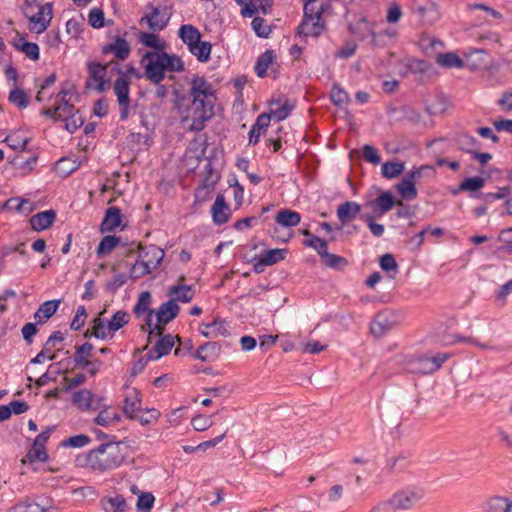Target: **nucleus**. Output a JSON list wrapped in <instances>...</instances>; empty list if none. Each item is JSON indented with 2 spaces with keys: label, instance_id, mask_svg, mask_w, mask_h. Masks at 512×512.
Listing matches in <instances>:
<instances>
[{
  "label": "nucleus",
  "instance_id": "nucleus-1",
  "mask_svg": "<svg viewBox=\"0 0 512 512\" xmlns=\"http://www.w3.org/2000/svg\"><path fill=\"white\" fill-rule=\"evenodd\" d=\"M124 443H101L98 447L75 457V466L96 473H107L119 468L126 458Z\"/></svg>",
  "mask_w": 512,
  "mask_h": 512
},
{
  "label": "nucleus",
  "instance_id": "nucleus-2",
  "mask_svg": "<svg viewBox=\"0 0 512 512\" xmlns=\"http://www.w3.org/2000/svg\"><path fill=\"white\" fill-rule=\"evenodd\" d=\"M213 115L214 102L206 99L192 98L191 103L181 110L182 123L186 124L191 132L202 131Z\"/></svg>",
  "mask_w": 512,
  "mask_h": 512
},
{
  "label": "nucleus",
  "instance_id": "nucleus-3",
  "mask_svg": "<svg viewBox=\"0 0 512 512\" xmlns=\"http://www.w3.org/2000/svg\"><path fill=\"white\" fill-rule=\"evenodd\" d=\"M144 66V76L153 84L162 82L165 78V68L162 51H147L141 60Z\"/></svg>",
  "mask_w": 512,
  "mask_h": 512
},
{
  "label": "nucleus",
  "instance_id": "nucleus-4",
  "mask_svg": "<svg viewBox=\"0 0 512 512\" xmlns=\"http://www.w3.org/2000/svg\"><path fill=\"white\" fill-rule=\"evenodd\" d=\"M450 357L448 353H437L433 356L420 355L410 361V371L419 374H431L441 368Z\"/></svg>",
  "mask_w": 512,
  "mask_h": 512
},
{
  "label": "nucleus",
  "instance_id": "nucleus-5",
  "mask_svg": "<svg viewBox=\"0 0 512 512\" xmlns=\"http://www.w3.org/2000/svg\"><path fill=\"white\" fill-rule=\"evenodd\" d=\"M424 490L419 487H408L393 494L389 499L393 510H408L413 508L423 497Z\"/></svg>",
  "mask_w": 512,
  "mask_h": 512
},
{
  "label": "nucleus",
  "instance_id": "nucleus-6",
  "mask_svg": "<svg viewBox=\"0 0 512 512\" xmlns=\"http://www.w3.org/2000/svg\"><path fill=\"white\" fill-rule=\"evenodd\" d=\"M400 323L399 315L389 309L378 312L371 323V333L381 337Z\"/></svg>",
  "mask_w": 512,
  "mask_h": 512
},
{
  "label": "nucleus",
  "instance_id": "nucleus-7",
  "mask_svg": "<svg viewBox=\"0 0 512 512\" xmlns=\"http://www.w3.org/2000/svg\"><path fill=\"white\" fill-rule=\"evenodd\" d=\"M107 64H102L96 61L87 62L88 80L86 86L91 85V81L96 83L95 90L98 93H103L110 84V80H106Z\"/></svg>",
  "mask_w": 512,
  "mask_h": 512
},
{
  "label": "nucleus",
  "instance_id": "nucleus-8",
  "mask_svg": "<svg viewBox=\"0 0 512 512\" xmlns=\"http://www.w3.org/2000/svg\"><path fill=\"white\" fill-rule=\"evenodd\" d=\"M53 17V5L52 3H46L39 7V11L36 14L29 16V30L36 34H41L50 25Z\"/></svg>",
  "mask_w": 512,
  "mask_h": 512
},
{
  "label": "nucleus",
  "instance_id": "nucleus-9",
  "mask_svg": "<svg viewBox=\"0 0 512 512\" xmlns=\"http://www.w3.org/2000/svg\"><path fill=\"white\" fill-rule=\"evenodd\" d=\"M185 280V276L180 275L177 279V284L168 288L167 295L174 303H189L195 296L196 291L194 285H186L184 283Z\"/></svg>",
  "mask_w": 512,
  "mask_h": 512
},
{
  "label": "nucleus",
  "instance_id": "nucleus-10",
  "mask_svg": "<svg viewBox=\"0 0 512 512\" xmlns=\"http://www.w3.org/2000/svg\"><path fill=\"white\" fill-rule=\"evenodd\" d=\"M395 205L403 206L402 200H396L390 191H384L375 199L368 202L377 217L390 211Z\"/></svg>",
  "mask_w": 512,
  "mask_h": 512
},
{
  "label": "nucleus",
  "instance_id": "nucleus-11",
  "mask_svg": "<svg viewBox=\"0 0 512 512\" xmlns=\"http://www.w3.org/2000/svg\"><path fill=\"white\" fill-rule=\"evenodd\" d=\"M190 96L193 99H206L215 101L214 90L212 85L202 76H194L191 79Z\"/></svg>",
  "mask_w": 512,
  "mask_h": 512
},
{
  "label": "nucleus",
  "instance_id": "nucleus-12",
  "mask_svg": "<svg viewBox=\"0 0 512 512\" xmlns=\"http://www.w3.org/2000/svg\"><path fill=\"white\" fill-rule=\"evenodd\" d=\"M175 340H177L180 343V345L182 344L181 338L179 336L174 337L171 334L161 336L157 340L153 348L149 350L148 359L155 361L169 354L171 349L175 345Z\"/></svg>",
  "mask_w": 512,
  "mask_h": 512
},
{
  "label": "nucleus",
  "instance_id": "nucleus-13",
  "mask_svg": "<svg viewBox=\"0 0 512 512\" xmlns=\"http://www.w3.org/2000/svg\"><path fill=\"white\" fill-rule=\"evenodd\" d=\"M101 51L104 55L113 54L118 60L124 61L129 57L131 47L125 38L116 35L113 42L105 44Z\"/></svg>",
  "mask_w": 512,
  "mask_h": 512
},
{
  "label": "nucleus",
  "instance_id": "nucleus-14",
  "mask_svg": "<svg viewBox=\"0 0 512 512\" xmlns=\"http://www.w3.org/2000/svg\"><path fill=\"white\" fill-rule=\"evenodd\" d=\"M147 9L150 10V13L142 17L141 22L146 21L151 30H163L169 21L167 13L165 11H161L158 7H154L152 4H148Z\"/></svg>",
  "mask_w": 512,
  "mask_h": 512
},
{
  "label": "nucleus",
  "instance_id": "nucleus-15",
  "mask_svg": "<svg viewBox=\"0 0 512 512\" xmlns=\"http://www.w3.org/2000/svg\"><path fill=\"white\" fill-rule=\"evenodd\" d=\"M199 332L206 338L227 337L230 333L227 329V322L224 319L216 318L210 323H202Z\"/></svg>",
  "mask_w": 512,
  "mask_h": 512
},
{
  "label": "nucleus",
  "instance_id": "nucleus-16",
  "mask_svg": "<svg viewBox=\"0 0 512 512\" xmlns=\"http://www.w3.org/2000/svg\"><path fill=\"white\" fill-rule=\"evenodd\" d=\"M137 248L139 250V258H142L153 269H156L164 258V250L155 245L143 247L139 244Z\"/></svg>",
  "mask_w": 512,
  "mask_h": 512
},
{
  "label": "nucleus",
  "instance_id": "nucleus-17",
  "mask_svg": "<svg viewBox=\"0 0 512 512\" xmlns=\"http://www.w3.org/2000/svg\"><path fill=\"white\" fill-rule=\"evenodd\" d=\"M483 512H512V500L499 495L488 497L482 504Z\"/></svg>",
  "mask_w": 512,
  "mask_h": 512
},
{
  "label": "nucleus",
  "instance_id": "nucleus-18",
  "mask_svg": "<svg viewBox=\"0 0 512 512\" xmlns=\"http://www.w3.org/2000/svg\"><path fill=\"white\" fill-rule=\"evenodd\" d=\"M270 121L271 115L266 113L258 115L248 134L249 145L255 146L259 142L260 137L265 135L266 130L270 125Z\"/></svg>",
  "mask_w": 512,
  "mask_h": 512
},
{
  "label": "nucleus",
  "instance_id": "nucleus-19",
  "mask_svg": "<svg viewBox=\"0 0 512 512\" xmlns=\"http://www.w3.org/2000/svg\"><path fill=\"white\" fill-rule=\"evenodd\" d=\"M212 220L216 225H223L230 218V208L222 194H218L211 207Z\"/></svg>",
  "mask_w": 512,
  "mask_h": 512
},
{
  "label": "nucleus",
  "instance_id": "nucleus-20",
  "mask_svg": "<svg viewBox=\"0 0 512 512\" xmlns=\"http://www.w3.org/2000/svg\"><path fill=\"white\" fill-rule=\"evenodd\" d=\"M360 212L361 205L357 202L346 201L340 204L337 208V217L342 225L338 229H342L343 225L354 220Z\"/></svg>",
  "mask_w": 512,
  "mask_h": 512
},
{
  "label": "nucleus",
  "instance_id": "nucleus-21",
  "mask_svg": "<svg viewBox=\"0 0 512 512\" xmlns=\"http://www.w3.org/2000/svg\"><path fill=\"white\" fill-rule=\"evenodd\" d=\"M180 311V306L173 300H168L160 305L156 312L157 322L166 325L175 319Z\"/></svg>",
  "mask_w": 512,
  "mask_h": 512
},
{
  "label": "nucleus",
  "instance_id": "nucleus-22",
  "mask_svg": "<svg viewBox=\"0 0 512 512\" xmlns=\"http://www.w3.org/2000/svg\"><path fill=\"white\" fill-rule=\"evenodd\" d=\"M122 214L118 207H109L104 214V218L100 225L102 232H112L121 226Z\"/></svg>",
  "mask_w": 512,
  "mask_h": 512
},
{
  "label": "nucleus",
  "instance_id": "nucleus-23",
  "mask_svg": "<svg viewBox=\"0 0 512 512\" xmlns=\"http://www.w3.org/2000/svg\"><path fill=\"white\" fill-rule=\"evenodd\" d=\"M221 351V345L218 342H206L198 347L193 357L202 362L215 360Z\"/></svg>",
  "mask_w": 512,
  "mask_h": 512
},
{
  "label": "nucleus",
  "instance_id": "nucleus-24",
  "mask_svg": "<svg viewBox=\"0 0 512 512\" xmlns=\"http://www.w3.org/2000/svg\"><path fill=\"white\" fill-rule=\"evenodd\" d=\"M56 219V212L54 210H46L33 215L30 218V224L33 230L43 231L49 228Z\"/></svg>",
  "mask_w": 512,
  "mask_h": 512
},
{
  "label": "nucleus",
  "instance_id": "nucleus-25",
  "mask_svg": "<svg viewBox=\"0 0 512 512\" xmlns=\"http://www.w3.org/2000/svg\"><path fill=\"white\" fill-rule=\"evenodd\" d=\"M411 465L409 455L399 454L394 457H390L386 461V470L390 474H397L406 471Z\"/></svg>",
  "mask_w": 512,
  "mask_h": 512
},
{
  "label": "nucleus",
  "instance_id": "nucleus-26",
  "mask_svg": "<svg viewBox=\"0 0 512 512\" xmlns=\"http://www.w3.org/2000/svg\"><path fill=\"white\" fill-rule=\"evenodd\" d=\"M60 304V300H48L42 303L37 311L34 313V319L38 323H44L50 317H52Z\"/></svg>",
  "mask_w": 512,
  "mask_h": 512
},
{
  "label": "nucleus",
  "instance_id": "nucleus-27",
  "mask_svg": "<svg viewBox=\"0 0 512 512\" xmlns=\"http://www.w3.org/2000/svg\"><path fill=\"white\" fill-rule=\"evenodd\" d=\"M178 36L188 48L201 39L200 31L192 24L181 25L178 30Z\"/></svg>",
  "mask_w": 512,
  "mask_h": 512
},
{
  "label": "nucleus",
  "instance_id": "nucleus-28",
  "mask_svg": "<svg viewBox=\"0 0 512 512\" xmlns=\"http://www.w3.org/2000/svg\"><path fill=\"white\" fill-rule=\"evenodd\" d=\"M94 345L90 342H85L75 348L73 361L76 367L82 368L84 365H88V361L92 357Z\"/></svg>",
  "mask_w": 512,
  "mask_h": 512
},
{
  "label": "nucleus",
  "instance_id": "nucleus-29",
  "mask_svg": "<svg viewBox=\"0 0 512 512\" xmlns=\"http://www.w3.org/2000/svg\"><path fill=\"white\" fill-rule=\"evenodd\" d=\"M275 53L273 50H266L264 53H262L256 63H255V73L258 77L263 78L267 75L268 68L273 64L275 61Z\"/></svg>",
  "mask_w": 512,
  "mask_h": 512
},
{
  "label": "nucleus",
  "instance_id": "nucleus-30",
  "mask_svg": "<svg viewBox=\"0 0 512 512\" xmlns=\"http://www.w3.org/2000/svg\"><path fill=\"white\" fill-rule=\"evenodd\" d=\"M395 189L401 195L404 200L410 201L417 197V189L415 182L411 180L407 175L395 185Z\"/></svg>",
  "mask_w": 512,
  "mask_h": 512
},
{
  "label": "nucleus",
  "instance_id": "nucleus-31",
  "mask_svg": "<svg viewBox=\"0 0 512 512\" xmlns=\"http://www.w3.org/2000/svg\"><path fill=\"white\" fill-rule=\"evenodd\" d=\"M436 63L446 69L457 68L461 69L464 67V61L455 53L447 52L440 53L436 57Z\"/></svg>",
  "mask_w": 512,
  "mask_h": 512
},
{
  "label": "nucleus",
  "instance_id": "nucleus-32",
  "mask_svg": "<svg viewBox=\"0 0 512 512\" xmlns=\"http://www.w3.org/2000/svg\"><path fill=\"white\" fill-rule=\"evenodd\" d=\"M113 90L117 96L118 103H126L127 101H130V80L126 76H120L115 80Z\"/></svg>",
  "mask_w": 512,
  "mask_h": 512
},
{
  "label": "nucleus",
  "instance_id": "nucleus-33",
  "mask_svg": "<svg viewBox=\"0 0 512 512\" xmlns=\"http://www.w3.org/2000/svg\"><path fill=\"white\" fill-rule=\"evenodd\" d=\"M323 30V25L319 23V20H302L297 27V34L300 37L314 36L318 37Z\"/></svg>",
  "mask_w": 512,
  "mask_h": 512
},
{
  "label": "nucleus",
  "instance_id": "nucleus-34",
  "mask_svg": "<svg viewBox=\"0 0 512 512\" xmlns=\"http://www.w3.org/2000/svg\"><path fill=\"white\" fill-rule=\"evenodd\" d=\"M275 221L284 227H294L300 223L301 215L290 209H282L276 214Z\"/></svg>",
  "mask_w": 512,
  "mask_h": 512
},
{
  "label": "nucleus",
  "instance_id": "nucleus-35",
  "mask_svg": "<svg viewBox=\"0 0 512 512\" xmlns=\"http://www.w3.org/2000/svg\"><path fill=\"white\" fill-rule=\"evenodd\" d=\"M212 45L210 42L198 40L188 48L189 52L194 55L201 63H206L210 59Z\"/></svg>",
  "mask_w": 512,
  "mask_h": 512
},
{
  "label": "nucleus",
  "instance_id": "nucleus-36",
  "mask_svg": "<svg viewBox=\"0 0 512 512\" xmlns=\"http://www.w3.org/2000/svg\"><path fill=\"white\" fill-rule=\"evenodd\" d=\"M129 314L126 311L118 310L107 322V331L111 337L114 336L115 332L124 327L129 322Z\"/></svg>",
  "mask_w": 512,
  "mask_h": 512
},
{
  "label": "nucleus",
  "instance_id": "nucleus-37",
  "mask_svg": "<svg viewBox=\"0 0 512 512\" xmlns=\"http://www.w3.org/2000/svg\"><path fill=\"white\" fill-rule=\"evenodd\" d=\"M38 157L37 155H32L27 159H24L21 155H16L10 163L14 166V168L20 171L21 174H27L31 172L36 166Z\"/></svg>",
  "mask_w": 512,
  "mask_h": 512
},
{
  "label": "nucleus",
  "instance_id": "nucleus-38",
  "mask_svg": "<svg viewBox=\"0 0 512 512\" xmlns=\"http://www.w3.org/2000/svg\"><path fill=\"white\" fill-rule=\"evenodd\" d=\"M72 402L81 410H89L94 408L93 394L87 389L75 392L72 396Z\"/></svg>",
  "mask_w": 512,
  "mask_h": 512
},
{
  "label": "nucleus",
  "instance_id": "nucleus-39",
  "mask_svg": "<svg viewBox=\"0 0 512 512\" xmlns=\"http://www.w3.org/2000/svg\"><path fill=\"white\" fill-rule=\"evenodd\" d=\"M162 59L164 62L165 72H182L185 69L184 62L181 57L176 54H168L163 50Z\"/></svg>",
  "mask_w": 512,
  "mask_h": 512
},
{
  "label": "nucleus",
  "instance_id": "nucleus-40",
  "mask_svg": "<svg viewBox=\"0 0 512 512\" xmlns=\"http://www.w3.org/2000/svg\"><path fill=\"white\" fill-rule=\"evenodd\" d=\"M457 149L469 154H472L474 150L479 146V141L468 134H459L455 138Z\"/></svg>",
  "mask_w": 512,
  "mask_h": 512
},
{
  "label": "nucleus",
  "instance_id": "nucleus-41",
  "mask_svg": "<svg viewBox=\"0 0 512 512\" xmlns=\"http://www.w3.org/2000/svg\"><path fill=\"white\" fill-rule=\"evenodd\" d=\"M3 208L14 210L23 214H30L33 211V205L30 201L20 198H10L4 204Z\"/></svg>",
  "mask_w": 512,
  "mask_h": 512
},
{
  "label": "nucleus",
  "instance_id": "nucleus-42",
  "mask_svg": "<svg viewBox=\"0 0 512 512\" xmlns=\"http://www.w3.org/2000/svg\"><path fill=\"white\" fill-rule=\"evenodd\" d=\"M405 170V164L397 161H387L382 164L381 173L387 179H394L400 176Z\"/></svg>",
  "mask_w": 512,
  "mask_h": 512
},
{
  "label": "nucleus",
  "instance_id": "nucleus-43",
  "mask_svg": "<svg viewBox=\"0 0 512 512\" xmlns=\"http://www.w3.org/2000/svg\"><path fill=\"white\" fill-rule=\"evenodd\" d=\"M105 312V310H103L102 312H100L98 314L97 317H95L93 320H92V325H91V334L93 335V337H95L96 339H101V340H104L107 338L108 335H110L107 331V322L105 319H103L101 317V315Z\"/></svg>",
  "mask_w": 512,
  "mask_h": 512
},
{
  "label": "nucleus",
  "instance_id": "nucleus-44",
  "mask_svg": "<svg viewBox=\"0 0 512 512\" xmlns=\"http://www.w3.org/2000/svg\"><path fill=\"white\" fill-rule=\"evenodd\" d=\"M303 244L314 249L322 260L330 253L328 251V242L318 236H311V239H306Z\"/></svg>",
  "mask_w": 512,
  "mask_h": 512
},
{
  "label": "nucleus",
  "instance_id": "nucleus-45",
  "mask_svg": "<svg viewBox=\"0 0 512 512\" xmlns=\"http://www.w3.org/2000/svg\"><path fill=\"white\" fill-rule=\"evenodd\" d=\"M215 180H209L206 177L201 185H199L195 190V199L197 202H205L209 199L210 194L214 191L215 188Z\"/></svg>",
  "mask_w": 512,
  "mask_h": 512
},
{
  "label": "nucleus",
  "instance_id": "nucleus-46",
  "mask_svg": "<svg viewBox=\"0 0 512 512\" xmlns=\"http://www.w3.org/2000/svg\"><path fill=\"white\" fill-rule=\"evenodd\" d=\"M80 163L68 157H63L55 164L56 171L63 175L68 176L79 168Z\"/></svg>",
  "mask_w": 512,
  "mask_h": 512
},
{
  "label": "nucleus",
  "instance_id": "nucleus-47",
  "mask_svg": "<svg viewBox=\"0 0 512 512\" xmlns=\"http://www.w3.org/2000/svg\"><path fill=\"white\" fill-rule=\"evenodd\" d=\"M8 100L11 104L17 106L20 109H25L29 105L28 95L23 89L19 87H15L10 91Z\"/></svg>",
  "mask_w": 512,
  "mask_h": 512
},
{
  "label": "nucleus",
  "instance_id": "nucleus-48",
  "mask_svg": "<svg viewBox=\"0 0 512 512\" xmlns=\"http://www.w3.org/2000/svg\"><path fill=\"white\" fill-rule=\"evenodd\" d=\"M119 243L120 237H117L115 235L104 236L97 247V255L101 256L109 254L114 248L118 246Z\"/></svg>",
  "mask_w": 512,
  "mask_h": 512
},
{
  "label": "nucleus",
  "instance_id": "nucleus-49",
  "mask_svg": "<svg viewBox=\"0 0 512 512\" xmlns=\"http://www.w3.org/2000/svg\"><path fill=\"white\" fill-rule=\"evenodd\" d=\"M48 460V454L45 447L32 445V448L28 451L26 456L22 459V463L26 462L34 463L36 461L46 462Z\"/></svg>",
  "mask_w": 512,
  "mask_h": 512
},
{
  "label": "nucleus",
  "instance_id": "nucleus-50",
  "mask_svg": "<svg viewBox=\"0 0 512 512\" xmlns=\"http://www.w3.org/2000/svg\"><path fill=\"white\" fill-rule=\"evenodd\" d=\"M139 41L146 47L153 48L154 51L165 50V45L159 40L158 35L153 33L141 32Z\"/></svg>",
  "mask_w": 512,
  "mask_h": 512
},
{
  "label": "nucleus",
  "instance_id": "nucleus-51",
  "mask_svg": "<svg viewBox=\"0 0 512 512\" xmlns=\"http://www.w3.org/2000/svg\"><path fill=\"white\" fill-rule=\"evenodd\" d=\"M128 508L127 502L122 495H116L107 499L104 509L107 512H125Z\"/></svg>",
  "mask_w": 512,
  "mask_h": 512
},
{
  "label": "nucleus",
  "instance_id": "nucleus-52",
  "mask_svg": "<svg viewBox=\"0 0 512 512\" xmlns=\"http://www.w3.org/2000/svg\"><path fill=\"white\" fill-rule=\"evenodd\" d=\"M287 249H270L266 250L263 254L264 258V264H268L269 266H272L282 260H284L287 256Z\"/></svg>",
  "mask_w": 512,
  "mask_h": 512
},
{
  "label": "nucleus",
  "instance_id": "nucleus-53",
  "mask_svg": "<svg viewBox=\"0 0 512 512\" xmlns=\"http://www.w3.org/2000/svg\"><path fill=\"white\" fill-rule=\"evenodd\" d=\"M151 305V294L148 291H144L140 294L136 305L134 306L133 312L136 317H140L143 313H149Z\"/></svg>",
  "mask_w": 512,
  "mask_h": 512
},
{
  "label": "nucleus",
  "instance_id": "nucleus-54",
  "mask_svg": "<svg viewBox=\"0 0 512 512\" xmlns=\"http://www.w3.org/2000/svg\"><path fill=\"white\" fill-rule=\"evenodd\" d=\"M91 438L85 434L71 436L61 442V446L68 448H82L90 444Z\"/></svg>",
  "mask_w": 512,
  "mask_h": 512
},
{
  "label": "nucleus",
  "instance_id": "nucleus-55",
  "mask_svg": "<svg viewBox=\"0 0 512 512\" xmlns=\"http://www.w3.org/2000/svg\"><path fill=\"white\" fill-rule=\"evenodd\" d=\"M303 10H304L303 20H307V21L320 20L321 15L323 13L322 8H318L316 6V0H308L304 4Z\"/></svg>",
  "mask_w": 512,
  "mask_h": 512
},
{
  "label": "nucleus",
  "instance_id": "nucleus-56",
  "mask_svg": "<svg viewBox=\"0 0 512 512\" xmlns=\"http://www.w3.org/2000/svg\"><path fill=\"white\" fill-rule=\"evenodd\" d=\"M331 101L334 105L342 107L349 102L348 93L341 88L338 84H334L330 95Z\"/></svg>",
  "mask_w": 512,
  "mask_h": 512
},
{
  "label": "nucleus",
  "instance_id": "nucleus-57",
  "mask_svg": "<svg viewBox=\"0 0 512 512\" xmlns=\"http://www.w3.org/2000/svg\"><path fill=\"white\" fill-rule=\"evenodd\" d=\"M485 184V180L482 177L475 176L466 178L459 185V190L461 191H469L476 192L480 190Z\"/></svg>",
  "mask_w": 512,
  "mask_h": 512
},
{
  "label": "nucleus",
  "instance_id": "nucleus-58",
  "mask_svg": "<svg viewBox=\"0 0 512 512\" xmlns=\"http://www.w3.org/2000/svg\"><path fill=\"white\" fill-rule=\"evenodd\" d=\"M322 262L325 266L334 270H343L348 265L346 258L332 253H329Z\"/></svg>",
  "mask_w": 512,
  "mask_h": 512
},
{
  "label": "nucleus",
  "instance_id": "nucleus-59",
  "mask_svg": "<svg viewBox=\"0 0 512 512\" xmlns=\"http://www.w3.org/2000/svg\"><path fill=\"white\" fill-rule=\"evenodd\" d=\"M155 497L152 493L142 492L137 499L136 508L138 512H150L153 508Z\"/></svg>",
  "mask_w": 512,
  "mask_h": 512
},
{
  "label": "nucleus",
  "instance_id": "nucleus-60",
  "mask_svg": "<svg viewBox=\"0 0 512 512\" xmlns=\"http://www.w3.org/2000/svg\"><path fill=\"white\" fill-rule=\"evenodd\" d=\"M153 268L143 260H137L130 269V278L136 280L152 272Z\"/></svg>",
  "mask_w": 512,
  "mask_h": 512
},
{
  "label": "nucleus",
  "instance_id": "nucleus-61",
  "mask_svg": "<svg viewBox=\"0 0 512 512\" xmlns=\"http://www.w3.org/2000/svg\"><path fill=\"white\" fill-rule=\"evenodd\" d=\"M16 50L23 52L31 60L40 58L39 46L34 42H23L21 46H16Z\"/></svg>",
  "mask_w": 512,
  "mask_h": 512
},
{
  "label": "nucleus",
  "instance_id": "nucleus-62",
  "mask_svg": "<svg viewBox=\"0 0 512 512\" xmlns=\"http://www.w3.org/2000/svg\"><path fill=\"white\" fill-rule=\"evenodd\" d=\"M255 34L261 38H268L271 33V27L265 24V20L261 17H254L251 22Z\"/></svg>",
  "mask_w": 512,
  "mask_h": 512
},
{
  "label": "nucleus",
  "instance_id": "nucleus-63",
  "mask_svg": "<svg viewBox=\"0 0 512 512\" xmlns=\"http://www.w3.org/2000/svg\"><path fill=\"white\" fill-rule=\"evenodd\" d=\"M360 218L367 224L371 233L376 237H381L384 234V226L374 221V216L368 213L362 214Z\"/></svg>",
  "mask_w": 512,
  "mask_h": 512
},
{
  "label": "nucleus",
  "instance_id": "nucleus-64",
  "mask_svg": "<svg viewBox=\"0 0 512 512\" xmlns=\"http://www.w3.org/2000/svg\"><path fill=\"white\" fill-rule=\"evenodd\" d=\"M141 406V400L135 397H126L124 400V406L123 411L124 413L131 419H133L135 416V412L140 409Z\"/></svg>",
  "mask_w": 512,
  "mask_h": 512
}]
</instances>
